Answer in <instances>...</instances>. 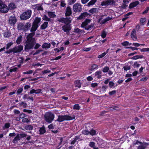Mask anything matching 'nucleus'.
<instances>
[{"instance_id":"obj_1","label":"nucleus","mask_w":149,"mask_h":149,"mask_svg":"<svg viewBox=\"0 0 149 149\" xmlns=\"http://www.w3.org/2000/svg\"><path fill=\"white\" fill-rule=\"evenodd\" d=\"M36 43L35 39H29L27 40L25 45V49L26 52H29V50L33 48Z\"/></svg>"},{"instance_id":"obj_2","label":"nucleus","mask_w":149,"mask_h":149,"mask_svg":"<svg viewBox=\"0 0 149 149\" xmlns=\"http://www.w3.org/2000/svg\"><path fill=\"white\" fill-rule=\"evenodd\" d=\"M54 118V115L51 112L46 113L44 116L45 120L49 123H51L53 120Z\"/></svg>"},{"instance_id":"obj_3","label":"nucleus","mask_w":149,"mask_h":149,"mask_svg":"<svg viewBox=\"0 0 149 149\" xmlns=\"http://www.w3.org/2000/svg\"><path fill=\"white\" fill-rule=\"evenodd\" d=\"M31 11L30 10L24 12L20 16V19L22 20H26L29 19L31 16Z\"/></svg>"},{"instance_id":"obj_4","label":"nucleus","mask_w":149,"mask_h":149,"mask_svg":"<svg viewBox=\"0 0 149 149\" xmlns=\"http://www.w3.org/2000/svg\"><path fill=\"white\" fill-rule=\"evenodd\" d=\"M74 119L75 117L74 116L72 117L69 116H59L56 120L61 122L64 120H71Z\"/></svg>"},{"instance_id":"obj_5","label":"nucleus","mask_w":149,"mask_h":149,"mask_svg":"<svg viewBox=\"0 0 149 149\" xmlns=\"http://www.w3.org/2000/svg\"><path fill=\"white\" fill-rule=\"evenodd\" d=\"M104 15L100 17L98 20V22L101 24H105L107 22L111 20L112 19L111 17H108L106 18H104Z\"/></svg>"},{"instance_id":"obj_6","label":"nucleus","mask_w":149,"mask_h":149,"mask_svg":"<svg viewBox=\"0 0 149 149\" xmlns=\"http://www.w3.org/2000/svg\"><path fill=\"white\" fill-rule=\"evenodd\" d=\"M82 10L81 5L80 3H75L73 6V10L74 12H81Z\"/></svg>"},{"instance_id":"obj_7","label":"nucleus","mask_w":149,"mask_h":149,"mask_svg":"<svg viewBox=\"0 0 149 149\" xmlns=\"http://www.w3.org/2000/svg\"><path fill=\"white\" fill-rule=\"evenodd\" d=\"M8 8L7 6L2 2H0V11L2 13H6L8 11Z\"/></svg>"},{"instance_id":"obj_8","label":"nucleus","mask_w":149,"mask_h":149,"mask_svg":"<svg viewBox=\"0 0 149 149\" xmlns=\"http://www.w3.org/2000/svg\"><path fill=\"white\" fill-rule=\"evenodd\" d=\"M23 46L22 45H19L16 46L12 49V51L14 53H20L23 49Z\"/></svg>"},{"instance_id":"obj_9","label":"nucleus","mask_w":149,"mask_h":149,"mask_svg":"<svg viewBox=\"0 0 149 149\" xmlns=\"http://www.w3.org/2000/svg\"><path fill=\"white\" fill-rule=\"evenodd\" d=\"M58 21L59 22L66 24H68L71 23V19L70 17L61 18L58 19Z\"/></svg>"},{"instance_id":"obj_10","label":"nucleus","mask_w":149,"mask_h":149,"mask_svg":"<svg viewBox=\"0 0 149 149\" xmlns=\"http://www.w3.org/2000/svg\"><path fill=\"white\" fill-rule=\"evenodd\" d=\"M115 1L114 0H108L102 1L101 5L102 6H106L115 4Z\"/></svg>"},{"instance_id":"obj_11","label":"nucleus","mask_w":149,"mask_h":149,"mask_svg":"<svg viewBox=\"0 0 149 149\" xmlns=\"http://www.w3.org/2000/svg\"><path fill=\"white\" fill-rule=\"evenodd\" d=\"M17 22V19L14 16L10 17L9 19V23L11 25H14Z\"/></svg>"},{"instance_id":"obj_12","label":"nucleus","mask_w":149,"mask_h":149,"mask_svg":"<svg viewBox=\"0 0 149 149\" xmlns=\"http://www.w3.org/2000/svg\"><path fill=\"white\" fill-rule=\"evenodd\" d=\"M136 144H138V143H140V145L138 146L137 149H145L147 147V144L146 143H142L140 142L139 140H136Z\"/></svg>"},{"instance_id":"obj_13","label":"nucleus","mask_w":149,"mask_h":149,"mask_svg":"<svg viewBox=\"0 0 149 149\" xmlns=\"http://www.w3.org/2000/svg\"><path fill=\"white\" fill-rule=\"evenodd\" d=\"M62 30L65 32L68 33L71 30L70 26L68 25H64L62 27Z\"/></svg>"},{"instance_id":"obj_14","label":"nucleus","mask_w":149,"mask_h":149,"mask_svg":"<svg viewBox=\"0 0 149 149\" xmlns=\"http://www.w3.org/2000/svg\"><path fill=\"white\" fill-rule=\"evenodd\" d=\"M131 38L132 40L134 41H136L137 40V37L136 34V31L135 29H133L131 34Z\"/></svg>"},{"instance_id":"obj_15","label":"nucleus","mask_w":149,"mask_h":149,"mask_svg":"<svg viewBox=\"0 0 149 149\" xmlns=\"http://www.w3.org/2000/svg\"><path fill=\"white\" fill-rule=\"evenodd\" d=\"M72 13V11L71 8L69 6L67 7L66 10V13H65L66 16L70 15Z\"/></svg>"},{"instance_id":"obj_16","label":"nucleus","mask_w":149,"mask_h":149,"mask_svg":"<svg viewBox=\"0 0 149 149\" xmlns=\"http://www.w3.org/2000/svg\"><path fill=\"white\" fill-rule=\"evenodd\" d=\"M89 14L87 12H84L83 13H81V15L79 16L77 18L78 19H84Z\"/></svg>"},{"instance_id":"obj_17","label":"nucleus","mask_w":149,"mask_h":149,"mask_svg":"<svg viewBox=\"0 0 149 149\" xmlns=\"http://www.w3.org/2000/svg\"><path fill=\"white\" fill-rule=\"evenodd\" d=\"M38 26V25L33 23L32 26L30 30L31 31V32H35L37 29Z\"/></svg>"},{"instance_id":"obj_18","label":"nucleus","mask_w":149,"mask_h":149,"mask_svg":"<svg viewBox=\"0 0 149 149\" xmlns=\"http://www.w3.org/2000/svg\"><path fill=\"white\" fill-rule=\"evenodd\" d=\"M91 22V20L89 19H86L84 22H83L81 25V26L82 27L84 28L89 23Z\"/></svg>"},{"instance_id":"obj_19","label":"nucleus","mask_w":149,"mask_h":149,"mask_svg":"<svg viewBox=\"0 0 149 149\" xmlns=\"http://www.w3.org/2000/svg\"><path fill=\"white\" fill-rule=\"evenodd\" d=\"M139 3V2L138 1H136L134 2L131 3L129 5V8H132L136 6Z\"/></svg>"},{"instance_id":"obj_20","label":"nucleus","mask_w":149,"mask_h":149,"mask_svg":"<svg viewBox=\"0 0 149 149\" xmlns=\"http://www.w3.org/2000/svg\"><path fill=\"white\" fill-rule=\"evenodd\" d=\"M31 26V24L29 22L27 23L25 25H24V31H26L28 30Z\"/></svg>"},{"instance_id":"obj_21","label":"nucleus","mask_w":149,"mask_h":149,"mask_svg":"<svg viewBox=\"0 0 149 149\" xmlns=\"http://www.w3.org/2000/svg\"><path fill=\"white\" fill-rule=\"evenodd\" d=\"M27 136L26 134L24 133H22L20 134H18L15 137V138H17V139H20L26 137Z\"/></svg>"},{"instance_id":"obj_22","label":"nucleus","mask_w":149,"mask_h":149,"mask_svg":"<svg viewBox=\"0 0 149 149\" xmlns=\"http://www.w3.org/2000/svg\"><path fill=\"white\" fill-rule=\"evenodd\" d=\"M41 20V19L40 18L36 17L33 22V23L39 26V24Z\"/></svg>"},{"instance_id":"obj_23","label":"nucleus","mask_w":149,"mask_h":149,"mask_svg":"<svg viewBox=\"0 0 149 149\" xmlns=\"http://www.w3.org/2000/svg\"><path fill=\"white\" fill-rule=\"evenodd\" d=\"M51 44L50 43H44L42 45V47L43 48L48 49L50 47Z\"/></svg>"},{"instance_id":"obj_24","label":"nucleus","mask_w":149,"mask_h":149,"mask_svg":"<svg viewBox=\"0 0 149 149\" xmlns=\"http://www.w3.org/2000/svg\"><path fill=\"white\" fill-rule=\"evenodd\" d=\"M48 24V22H45L44 23L41 25L40 28L42 29H45L47 26Z\"/></svg>"},{"instance_id":"obj_25","label":"nucleus","mask_w":149,"mask_h":149,"mask_svg":"<svg viewBox=\"0 0 149 149\" xmlns=\"http://www.w3.org/2000/svg\"><path fill=\"white\" fill-rule=\"evenodd\" d=\"M47 14L49 17L50 18H54L56 16L55 12H49L47 13Z\"/></svg>"},{"instance_id":"obj_26","label":"nucleus","mask_w":149,"mask_h":149,"mask_svg":"<svg viewBox=\"0 0 149 149\" xmlns=\"http://www.w3.org/2000/svg\"><path fill=\"white\" fill-rule=\"evenodd\" d=\"M24 24L23 23H19L17 25V28L19 30H23L24 31Z\"/></svg>"},{"instance_id":"obj_27","label":"nucleus","mask_w":149,"mask_h":149,"mask_svg":"<svg viewBox=\"0 0 149 149\" xmlns=\"http://www.w3.org/2000/svg\"><path fill=\"white\" fill-rule=\"evenodd\" d=\"M74 84L76 87H78L80 88L81 86V84L80 81L79 80H77L74 81Z\"/></svg>"},{"instance_id":"obj_28","label":"nucleus","mask_w":149,"mask_h":149,"mask_svg":"<svg viewBox=\"0 0 149 149\" xmlns=\"http://www.w3.org/2000/svg\"><path fill=\"white\" fill-rule=\"evenodd\" d=\"M102 72L100 71H98L95 73V76L98 79L100 78L101 77Z\"/></svg>"},{"instance_id":"obj_29","label":"nucleus","mask_w":149,"mask_h":149,"mask_svg":"<svg viewBox=\"0 0 149 149\" xmlns=\"http://www.w3.org/2000/svg\"><path fill=\"white\" fill-rule=\"evenodd\" d=\"M3 36L5 37L8 38L11 36V33L8 31H6L4 32Z\"/></svg>"},{"instance_id":"obj_30","label":"nucleus","mask_w":149,"mask_h":149,"mask_svg":"<svg viewBox=\"0 0 149 149\" xmlns=\"http://www.w3.org/2000/svg\"><path fill=\"white\" fill-rule=\"evenodd\" d=\"M89 12L93 14L98 12V9L97 8H93L89 10Z\"/></svg>"},{"instance_id":"obj_31","label":"nucleus","mask_w":149,"mask_h":149,"mask_svg":"<svg viewBox=\"0 0 149 149\" xmlns=\"http://www.w3.org/2000/svg\"><path fill=\"white\" fill-rule=\"evenodd\" d=\"M109 49H107V51L105 52H104L102 53V54H101L100 55H99L98 58H102L103 57H104V56H105L107 53L108 51L109 50Z\"/></svg>"},{"instance_id":"obj_32","label":"nucleus","mask_w":149,"mask_h":149,"mask_svg":"<svg viewBox=\"0 0 149 149\" xmlns=\"http://www.w3.org/2000/svg\"><path fill=\"white\" fill-rule=\"evenodd\" d=\"M24 128L25 130H31L33 129V127L30 125H28L25 126L24 127Z\"/></svg>"},{"instance_id":"obj_33","label":"nucleus","mask_w":149,"mask_h":149,"mask_svg":"<svg viewBox=\"0 0 149 149\" xmlns=\"http://www.w3.org/2000/svg\"><path fill=\"white\" fill-rule=\"evenodd\" d=\"M16 8V6L14 3H10L9 5V8L10 9L13 10Z\"/></svg>"},{"instance_id":"obj_34","label":"nucleus","mask_w":149,"mask_h":149,"mask_svg":"<svg viewBox=\"0 0 149 149\" xmlns=\"http://www.w3.org/2000/svg\"><path fill=\"white\" fill-rule=\"evenodd\" d=\"M35 33L34 32H33L32 33H30L28 36L27 38V40H28L29 39H34V38H33L32 37L33 36L35 35Z\"/></svg>"},{"instance_id":"obj_35","label":"nucleus","mask_w":149,"mask_h":149,"mask_svg":"<svg viewBox=\"0 0 149 149\" xmlns=\"http://www.w3.org/2000/svg\"><path fill=\"white\" fill-rule=\"evenodd\" d=\"M95 143L93 142H91L89 143V146L93 147L94 149H98V148H96L95 146Z\"/></svg>"},{"instance_id":"obj_36","label":"nucleus","mask_w":149,"mask_h":149,"mask_svg":"<svg viewBox=\"0 0 149 149\" xmlns=\"http://www.w3.org/2000/svg\"><path fill=\"white\" fill-rule=\"evenodd\" d=\"M10 126V124L9 123H6L5 124L4 126L3 127V130H6Z\"/></svg>"},{"instance_id":"obj_37","label":"nucleus","mask_w":149,"mask_h":149,"mask_svg":"<svg viewBox=\"0 0 149 149\" xmlns=\"http://www.w3.org/2000/svg\"><path fill=\"white\" fill-rule=\"evenodd\" d=\"M43 20H45L46 21H48V22H51V19L50 18L48 17L46 15H44L43 16V17L42 18Z\"/></svg>"},{"instance_id":"obj_38","label":"nucleus","mask_w":149,"mask_h":149,"mask_svg":"<svg viewBox=\"0 0 149 149\" xmlns=\"http://www.w3.org/2000/svg\"><path fill=\"white\" fill-rule=\"evenodd\" d=\"M22 37L21 36H20L17 38L16 41V42L17 44H19L22 41Z\"/></svg>"},{"instance_id":"obj_39","label":"nucleus","mask_w":149,"mask_h":149,"mask_svg":"<svg viewBox=\"0 0 149 149\" xmlns=\"http://www.w3.org/2000/svg\"><path fill=\"white\" fill-rule=\"evenodd\" d=\"M39 132H40V134H43L45 132V128L43 127L40 128L39 130Z\"/></svg>"},{"instance_id":"obj_40","label":"nucleus","mask_w":149,"mask_h":149,"mask_svg":"<svg viewBox=\"0 0 149 149\" xmlns=\"http://www.w3.org/2000/svg\"><path fill=\"white\" fill-rule=\"evenodd\" d=\"M142 57V56H139V55H136L135 56H134L132 57L131 58L132 59H135L136 60L140 58H141Z\"/></svg>"},{"instance_id":"obj_41","label":"nucleus","mask_w":149,"mask_h":149,"mask_svg":"<svg viewBox=\"0 0 149 149\" xmlns=\"http://www.w3.org/2000/svg\"><path fill=\"white\" fill-rule=\"evenodd\" d=\"M107 34V33L105 31H103L102 32V33L101 34L102 37L103 38H105Z\"/></svg>"},{"instance_id":"obj_42","label":"nucleus","mask_w":149,"mask_h":149,"mask_svg":"<svg viewBox=\"0 0 149 149\" xmlns=\"http://www.w3.org/2000/svg\"><path fill=\"white\" fill-rule=\"evenodd\" d=\"M96 1V0H92L88 3V5L90 6L94 4Z\"/></svg>"},{"instance_id":"obj_43","label":"nucleus","mask_w":149,"mask_h":149,"mask_svg":"<svg viewBox=\"0 0 149 149\" xmlns=\"http://www.w3.org/2000/svg\"><path fill=\"white\" fill-rule=\"evenodd\" d=\"M109 70V67L106 66L104 67L102 70V71L104 72H107Z\"/></svg>"},{"instance_id":"obj_44","label":"nucleus","mask_w":149,"mask_h":149,"mask_svg":"<svg viewBox=\"0 0 149 149\" xmlns=\"http://www.w3.org/2000/svg\"><path fill=\"white\" fill-rule=\"evenodd\" d=\"M73 109H74L79 110L80 109V107L79 104H75L73 107Z\"/></svg>"},{"instance_id":"obj_45","label":"nucleus","mask_w":149,"mask_h":149,"mask_svg":"<svg viewBox=\"0 0 149 149\" xmlns=\"http://www.w3.org/2000/svg\"><path fill=\"white\" fill-rule=\"evenodd\" d=\"M96 131L93 130H92L90 132L89 134L93 136L95 134Z\"/></svg>"},{"instance_id":"obj_46","label":"nucleus","mask_w":149,"mask_h":149,"mask_svg":"<svg viewBox=\"0 0 149 149\" xmlns=\"http://www.w3.org/2000/svg\"><path fill=\"white\" fill-rule=\"evenodd\" d=\"M36 9L38 10H43V8L41 6H37L36 7Z\"/></svg>"},{"instance_id":"obj_47","label":"nucleus","mask_w":149,"mask_h":149,"mask_svg":"<svg viewBox=\"0 0 149 149\" xmlns=\"http://www.w3.org/2000/svg\"><path fill=\"white\" fill-rule=\"evenodd\" d=\"M18 69V68L15 67L14 68L10 69L9 70V71L10 72H15Z\"/></svg>"},{"instance_id":"obj_48","label":"nucleus","mask_w":149,"mask_h":149,"mask_svg":"<svg viewBox=\"0 0 149 149\" xmlns=\"http://www.w3.org/2000/svg\"><path fill=\"white\" fill-rule=\"evenodd\" d=\"M13 44V43L12 42L8 43L6 45V49H8Z\"/></svg>"},{"instance_id":"obj_49","label":"nucleus","mask_w":149,"mask_h":149,"mask_svg":"<svg viewBox=\"0 0 149 149\" xmlns=\"http://www.w3.org/2000/svg\"><path fill=\"white\" fill-rule=\"evenodd\" d=\"M98 68V65L96 64H93L92 65L91 70H93L94 69L97 68Z\"/></svg>"},{"instance_id":"obj_50","label":"nucleus","mask_w":149,"mask_h":149,"mask_svg":"<svg viewBox=\"0 0 149 149\" xmlns=\"http://www.w3.org/2000/svg\"><path fill=\"white\" fill-rule=\"evenodd\" d=\"M23 89L22 88L20 87V88H19L17 90V94H20V93H21L23 91Z\"/></svg>"},{"instance_id":"obj_51","label":"nucleus","mask_w":149,"mask_h":149,"mask_svg":"<svg viewBox=\"0 0 149 149\" xmlns=\"http://www.w3.org/2000/svg\"><path fill=\"white\" fill-rule=\"evenodd\" d=\"M19 105L21 106H23L24 108L26 107L27 105V104L23 102H22L21 103H20L19 104Z\"/></svg>"},{"instance_id":"obj_52","label":"nucleus","mask_w":149,"mask_h":149,"mask_svg":"<svg viewBox=\"0 0 149 149\" xmlns=\"http://www.w3.org/2000/svg\"><path fill=\"white\" fill-rule=\"evenodd\" d=\"M90 132H89L88 130H84L82 132V133L85 135H88L89 134Z\"/></svg>"},{"instance_id":"obj_53","label":"nucleus","mask_w":149,"mask_h":149,"mask_svg":"<svg viewBox=\"0 0 149 149\" xmlns=\"http://www.w3.org/2000/svg\"><path fill=\"white\" fill-rule=\"evenodd\" d=\"M26 116V115L24 113H22L19 116V118H24Z\"/></svg>"},{"instance_id":"obj_54","label":"nucleus","mask_w":149,"mask_h":149,"mask_svg":"<svg viewBox=\"0 0 149 149\" xmlns=\"http://www.w3.org/2000/svg\"><path fill=\"white\" fill-rule=\"evenodd\" d=\"M110 109L111 110H112V109H114L115 110H118L119 109L118 107L117 106L111 107L110 108Z\"/></svg>"},{"instance_id":"obj_55","label":"nucleus","mask_w":149,"mask_h":149,"mask_svg":"<svg viewBox=\"0 0 149 149\" xmlns=\"http://www.w3.org/2000/svg\"><path fill=\"white\" fill-rule=\"evenodd\" d=\"M122 44L124 46H126L129 45V42L126 41L122 43Z\"/></svg>"},{"instance_id":"obj_56","label":"nucleus","mask_w":149,"mask_h":149,"mask_svg":"<svg viewBox=\"0 0 149 149\" xmlns=\"http://www.w3.org/2000/svg\"><path fill=\"white\" fill-rule=\"evenodd\" d=\"M22 122L23 123H28L29 120L27 118H24L22 120Z\"/></svg>"},{"instance_id":"obj_57","label":"nucleus","mask_w":149,"mask_h":149,"mask_svg":"<svg viewBox=\"0 0 149 149\" xmlns=\"http://www.w3.org/2000/svg\"><path fill=\"white\" fill-rule=\"evenodd\" d=\"M97 83H92L91 84V86L93 88H95L97 87Z\"/></svg>"},{"instance_id":"obj_58","label":"nucleus","mask_w":149,"mask_h":149,"mask_svg":"<svg viewBox=\"0 0 149 149\" xmlns=\"http://www.w3.org/2000/svg\"><path fill=\"white\" fill-rule=\"evenodd\" d=\"M123 68L125 70H127L130 69V66H127L124 67Z\"/></svg>"},{"instance_id":"obj_59","label":"nucleus","mask_w":149,"mask_h":149,"mask_svg":"<svg viewBox=\"0 0 149 149\" xmlns=\"http://www.w3.org/2000/svg\"><path fill=\"white\" fill-rule=\"evenodd\" d=\"M33 72V71L32 70H30L29 71H27L26 72H23V74H32Z\"/></svg>"},{"instance_id":"obj_60","label":"nucleus","mask_w":149,"mask_h":149,"mask_svg":"<svg viewBox=\"0 0 149 149\" xmlns=\"http://www.w3.org/2000/svg\"><path fill=\"white\" fill-rule=\"evenodd\" d=\"M92 27L91 25H89L88 26H86L85 27V29L86 30H89L91 29V27Z\"/></svg>"},{"instance_id":"obj_61","label":"nucleus","mask_w":149,"mask_h":149,"mask_svg":"<svg viewBox=\"0 0 149 149\" xmlns=\"http://www.w3.org/2000/svg\"><path fill=\"white\" fill-rule=\"evenodd\" d=\"M23 111L24 112H28L29 113H32V111L31 110H27L26 109H24L23 110Z\"/></svg>"},{"instance_id":"obj_62","label":"nucleus","mask_w":149,"mask_h":149,"mask_svg":"<svg viewBox=\"0 0 149 149\" xmlns=\"http://www.w3.org/2000/svg\"><path fill=\"white\" fill-rule=\"evenodd\" d=\"M74 31L76 33H78L81 32V30L78 28H76L74 29Z\"/></svg>"},{"instance_id":"obj_63","label":"nucleus","mask_w":149,"mask_h":149,"mask_svg":"<svg viewBox=\"0 0 149 149\" xmlns=\"http://www.w3.org/2000/svg\"><path fill=\"white\" fill-rule=\"evenodd\" d=\"M50 72V70H46L42 71V73L43 74H46L48 73H49Z\"/></svg>"},{"instance_id":"obj_64","label":"nucleus","mask_w":149,"mask_h":149,"mask_svg":"<svg viewBox=\"0 0 149 149\" xmlns=\"http://www.w3.org/2000/svg\"><path fill=\"white\" fill-rule=\"evenodd\" d=\"M41 46V45L39 44L38 43H37L36 44L35 47H34V49H38L40 46Z\"/></svg>"}]
</instances>
